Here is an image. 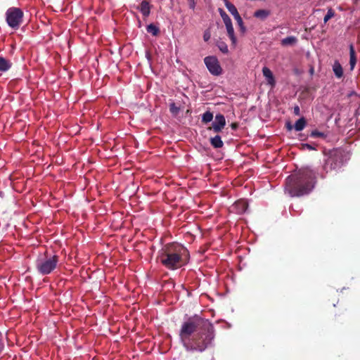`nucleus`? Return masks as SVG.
I'll list each match as a JSON object with an SVG mask.
<instances>
[{
  "label": "nucleus",
  "mask_w": 360,
  "mask_h": 360,
  "mask_svg": "<svg viewBox=\"0 0 360 360\" xmlns=\"http://www.w3.org/2000/svg\"><path fill=\"white\" fill-rule=\"evenodd\" d=\"M236 22L238 23V25L240 28V30L242 33H244L246 30L245 29V27L243 25V20L241 18H238V20H236Z\"/></svg>",
  "instance_id": "29"
},
{
  "label": "nucleus",
  "mask_w": 360,
  "mask_h": 360,
  "mask_svg": "<svg viewBox=\"0 0 360 360\" xmlns=\"http://www.w3.org/2000/svg\"><path fill=\"white\" fill-rule=\"evenodd\" d=\"M349 56H350V60H349V65L351 70H353L355 67L356 63V58L355 55V51L354 46L352 44H350L349 46Z\"/></svg>",
  "instance_id": "15"
},
{
  "label": "nucleus",
  "mask_w": 360,
  "mask_h": 360,
  "mask_svg": "<svg viewBox=\"0 0 360 360\" xmlns=\"http://www.w3.org/2000/svg\"><path fill=\"white\" fill-rule=\"evenodd\" d=\"M294 127H292L290 122H287L286 123V128L288 129V130H292V129Z\"/></svg>",
  "instance_id": "35"
},
{
  "label": "nucleus",
  "mask_w": 360,
  "mask_h": 360,
  "mask_svg": "<svg viewBox=\"0 0 360 360\" xmlns=\"http://www.w3.org/2000/svg\"><path fill=\"white\" fill-rule=\"evenodd\" d=\"M310 136L313 137V138H318V137L324 138L326 136L323 132H321L318 130H314L311 132Z\"/></svg>",
  "instance_id": "27"
},
{
  "label": "nucleus",
  "mask_w": 360,
  "mask_h": 360,
  "mask_svg": "<svg viewBox=\"0 0 360 360\" xmlns=\"http://www.w3.org/2000/svg\"><path fill=\"white\" fill-rule=\"evenodd\" d=\"M226 125L225 117L221 114L216 115L214 120L212 124V127L210 129H212L214 132H220Z\"/></svg>",
  "instance_id": "8"
},
{
  "label": "nucleus",
  "mask_w": 360,
  "mask_h": 360,
  "mask_svg": "<svg viewBox=\"0 0 360 360\" xmlns=\"http://www.w3.org/2000/svg\"><path fill=\"white\" fill-rule=\"evenodd\" d=\"M179 338L186 351L202 352L212 345L214 326L208 320L195 315L183 322Z\"/></svg>",
  "instance_id": "1"
},
{
  "label": "nucleus",
  "mask_w": 360,
  "mask_h": 360,
  "mask_svg": "<svg viewBox=\"0 0 360 360\" xmlns=\"http://www.w3.org/2000/svg\"><path fill=\"white\" fill-rule=\"evenodd\" d=\"M302 148L303 150H316V145L309 144V143H303V144H302Z\"/></svg>",
  "instance_id": "28"
},
{
  "label": "nucleus",
  "mask_w": 360,
  "mask_h": 360,
  "mask_svg": "<svg viewBox=\"0 0 360 360\" xmlns=\"http://www.w3.org/2000/svg\"><path fill=\"white\" fill-rule=\"evenodd\" d=\"M333 70L337 78H341L343 76V69L340 63L335 60L333 65Z\"/></svg>",
  "instance_id": "13"
},
{
  "label": "nucleus",
  "mask_w": 360,
  "mask_h": 360,
  "mask_svg": "<svg viewBox=\"0 0 360 360\" xmlns=\"http://www.w3.org/2000/svg\"><path fill=\"white\" fill-rule=\"evenodd\" d=\"M335 15V12L332 8H329L327 11L326 15L324 16L323 22L326 23L330 18Z\"/></svg>",
  "instance_id": "25"
},
{
  "label": "nucleus",
  "mask_w": 360,
  "mask_h": 360,
  "mask_svg": "<svg viewBox=\"0 0 360 360\" xmlns=\"http://www.w3.org/2000/svg\"><path fill=\"white\" fill-rule=\"evenodd\" d=\"M12 66V63L2 57L0 56V72H6L8 71Z\"/></svg>",
  "instance_id": "12"
},
{
  "label": "nucleus",
  "mask_w": 360,
  "mask_h": 360,
  "mask_svg": "<svg viewBox=\"0 0 360 360\" xmlns=\"http://www.w3.org/2000/svg\"><path fill=\"white\" fill-rule=\"evenodd\" d=\"M225 26H226V28L228 36L229 37V38H230V39H231V41L232 42V44L233 46H236V44L237 43V39H236V37L235 36V33H234V30H233V25H232V22L225 24Z\"/></svg>",
  "instance_id": "11"
},
{
  "label": "nucleus",
  "mask_w": 360,
  "mask_h": 360,
  "mask_svg": "<svg viewBox=\"0 0 360 360\" xmlns=\"http://www.w3.org/2000/svg\"><path fill=\"white\" fill-rule=\"evenodd\" d=\"M6 23L8 27L18 30L23 22L24 13L17 7H10L5 13Z\"/></svg>",
  "instance_id": "5"
},
{
  "label": "nucleus",
  "mask_w": 360,
  "mask_h": 360,
  "mask_svg": "<svg viewBox=\"0 0 360 360\" xmlns=\"http://www.w3.org/2000/svg\"><path fill=\"white\" fill-rule=\"evenodd\" d=\"M270 11L265 9H259L255 12L254 16L261 20H265L269 15Z\"/></svg>",
  "instance_id": "16"
},
{
  "label": "nucleus",
  "mask_w": 360,
  "mask_h": 360,
  "mask_svg": "<svg viewBox=\"0 0 360 360\" xmlns=\"http://www.w3.org/2000/svg\"><path fill=\"white\" fill-rule=\"evenodd\" d=\"M219 14H220L224 24L231 22V18H229V16L226 13V12L223 9L219 8Z\"/></svg>",
  "instance_id": "23"
},
{
  "label": "nucleus",
  "mask_w": 360,
  "mask_h": 360,
  "mask_svg": "<svg viewBox=\"0 0 360 360\" xmlns=\"http://www.w3.org/2000/svg\"><path fill=\"white\" fill-rule=\"evenodd\" d=\"M231 15L233 16L234 19L236 20L238 18H241L238 12V10H236Z\"/></svg>",
  "instance_id": "33"
},
{
  "label": "nucleus",
  "mask_w": 360,
  "mask_h": 360,
  "mask_svg": "<svg viewBox=\"0 0 360 360\" xmlns=\"http://www.w3.org/2000/svg\"><path fill=\"white\" fill-rule=\"evenodd\" d=\"M343 165V155L340 150L333 151L328 158L324 165V169L328 172V170L338 169Z\"/></svg>",
  "instance_id": "6"
},
{
  "label": "nucleus",
  "mask_w": 360,
  "mask_h": 360,
  "mask_svg": "<svg viewBox=\"0 0 360 360\" xmlns=\"http://www.w3.org/2000/svg\"><path fill=\"white\" fill-rule=\"evenodd\" d=\"M307 124V122L304 119V117H301L298 120L296 121L294 129L297 131H300L303 130Z\"/></svg>",
  "instance_id": "18"
},
{
  "label": "nucleus",
  "mask_w": 360,
  "mask_h": 360,
  "mask_svg": "<svg viewBox=\"0 0 360 360\" xmlns=\"http://www.w3.org/2000/svg\"><path fill=\"white\" fill-rule=\"evenodd\" d=\"M213 120V113L210 111H206L202 115V122L205 124L210 122Z\"/></svg>",
  "instance_id": "21"
},
{
  "label": "nucleus",
  "mask_w": 360,
  "mask_h": 360,
  "mask_svg": "<svg viewBox=\"0 0 360 360\" xmlns=\"http://www.w3.org/2000/svg\"><path fill=\"white\" fill-rule=\"evenodd\" d=\"M235 207L237 209V212L242 214L246 212L248 209V204L245 201L240 200L236 202Z\"/></svg>",
  "instance_id": "17"
},
{
  "label": "nucleus",
  "mask_w": 360,
  "mask_h": 360,
  "mask_svg": "<svg viewBox=\"0 0 360 360\" xmlns=\"http://www.w3.org/2000/svg\"><path fill=\"white\" fill-rule=\"evenodd\" d=\"M204 63L209 72L214 75L219 76L222 73V69L218 59L215 56H207L204 58Z\"/></svg>",
  "instance_id": "7"
},
{
  "label": "nucleus",
  "mask_w": 360,
  "mask_h": 360,
  "mask_svg": "<svg viewBox=\"0 0 360 360\" xmlns=\"http://www.w3.org/2000/svg\"><path fill=\"white\" fill-rule=\"evenodd\" d=\"M217 46L222 53H227L229 52L228 46L225 42L219 41L217 43Z\"/></svg>",
  "instance_id": "22"
},
{
  "label": "nucleus",
  "mask_w": 360,
  "mask_h": 360,
  "mask_svg": "<svg viewBox=\"0 0 360 360\" xmlns=\"http://www.w3.org/2000/svg\"><path fill=\"white\" fill-rule=\"evenodd\" d=\"M169 110L171 113H172L174 115H176L179 112L180 108L179 107L176 106L174 103H171L169 104Z\"/></svg>",
  "instance_id": "26"
},
{
  "label": "nucleus",
  "mask_w": 360,
  "mask_h": 360,
  "mask_svg": "<svg viewBox=\"0 0 360 360\" xmlns=\"http://www.w3.org/2000/svg\"><path fill=\"white\" fill-rule=\"evenodd\" d=\"M210 37H211L210 32L209 30H205L204 34H203V39H204V41H209Z\"/></svg>",
  "instance_id": "31"
},
{
  "label": "nucleus",
  "mask_w": 360,
  "mask_h": 360,
  "mask_svg": "<svg viewBox=\"0 0 360 360\" xmlns=\"http://www.w3.org/2000/svg\"><path fill=\"white\" fill-rule=\"evenodd\" d=\"M151 6L147 1H143L137 7V9L142 13L143 16L146 18L150 13Z\"/></svg>",
  "instance_id": "9"
},
{
  "label": "nucleus",
  "mask_w": 360,
  "mask_h": 360,
  "mask_svg": "<svg viewBox=\"0 0 360 360\" xmlns=\"http://www.w3.org/2000/svg\"><path fill=\"white\" fill-rule=\"evenodd\" d=\"M297 42V38L293 36L287 37L281 40L282 46H290Z\"/></svg>",
  "instance_id": "19"
},
{
  "label": "nucleus",
  "mask_w": 360,
  "mask_h": 360,
  "mask_svg": "<svg viewBox=\"0 0 360 360\" xmlns=\"http://www.w3.org/2000/svg\"><path fill=\"white\" fill-rule=\"evenodd\" d=\"M188 256V251L183 245L169 243L164 245L158 252V258L164 266L175 270L186 264Z\"/></svg>",
  "instance_id": "3"
},
{
  "label": "nucleus",
  "mask_w": 360,
  "mask_h": 360,
  "mask_svg": "<svg viewBox=\"0 0 360 360\" xmlns=\"http://www.w3.org/2000/svg\"><path fill=\"white\" fill-rule=\"evenodd\" d=\"M293 112L295 115H300V107L298 105H295L294 108H293Z\"/></svg>",
  "instance_id": "32"
},
{
  "label": "nucleus",
  "mask_w": 360,
  "mask_h": 360,
  "mask_svg": "<svg viewBox=\"0 0 360 360\" xmlns=\"http://www.w3.org/2000/svg\"><path fill=\"white\" fill-rule=\"evenodd\" d=\"M262 73H263V75L265 77L268 84L271 85V86H274L276 82H275L274 77L273 73L271 71V70L269 68H268L267 67H264L262 68Z\"/></svg>",
  "instance_id": "10"
},
{
  "label": "nucleus",
  "mask_w": 360,
  "mask_h": 360,
  "mask_svg": "<svg viewBox=\"0 0 360 360\" xmlns=\"http://www.w3.org/2000/svg\"><path fill=\"white\" fill-rule=\"evenodd\" d=\"M195 6V0H189V7L194 9Z\"/></svg>",
  "instance_id": "34"
},
{
  "label": "nucleus",
  "mask_w": 360,
  "mask_h": 360,
  "mask_svg": "<svg viewBox=\"0 0 360 360\" xmlns=\"http://www.w3.org/2000/svg\"><path fill=\"white\" fill-rule=\"evenodd\" d=\"M224 1L226 8L228 9L231 14L236 11V10H237L236 6L233 4L229 2L228 0H224Z\"/></svg>",
  "instance_id": "24"
},
{
  "label": "nucleus",
  "mask_w": 360,
  "mask_h": 360,
  "mask_svg": "<svg viewBox=\"0 0 360 360\" xmlns=\"http://www.w3.org/2000/svg\"><path fill=\"white\" fill-rule=\"evenodd\" d=\"M4 349V336L1 333H0V354L3 352Z\"/></svg>",
  "instance_id": "30"
},
{
  "label": "nucleus",
  "mask_w": 360,
  "mask_h": 360,
  "mask_svg": "<svg viewBox=\"0 0 360 360\" xmlns=\"http://www.w3.org/2000/svg\"><path fill=\"white\" fill-rule=\"evenodd\" d=\"M316 173L309 167L302 168L286 179L285 191L291 197L309 194L314 188Z\"/></svg>",
  "instance_id": "2"
},
{
  "label": "nucleus",
  "mask_w": 360,
  "mask_h": 360,
  "mask_svg": "<svg viewBox=\"0 0 360 360\" xmlns=\"http://www.w3.org/2000/svg\"><path fill=\"white\" fill-rule=\"evenodd\" d=\"M59 257L56 254L45 252L40 254L35 261V268L42 276L51 274L57 268Z\"/></svg>",
  "instance_id": "4"
},
{
  "label": "nucleus",
  "mask_w": 360,
  "mask_h": 360,
  "mask_svg": "<svg viewBox=\"0 0 360 360\" xmlns=\"http://www.w3.org/2000/svg\"><path fill=\"white\" fill-rule=\"evenodd\" d=\"M210 143L214 148H221L224 146V143L219 135H216L210 139Z\"/></svg>",
  "instance_id": "14"
},
{
  "label": "nucleus",
  "mask_w": 360,
  "mask_h": 360,
  "mask_svg": "<svg viewBox=\"0 0 360 360\" xmlns=\"http://www.w3.org/2000/svg\"><path fill=\"white\" fill-rule=\"evenodd\" d=\"M146 30L148 33L151 34L153 36H157L160 32L159 28L155 26L154 24H150L147 26Z\"/></svg>",
  "instance_id": "20"
}]
</instances>
